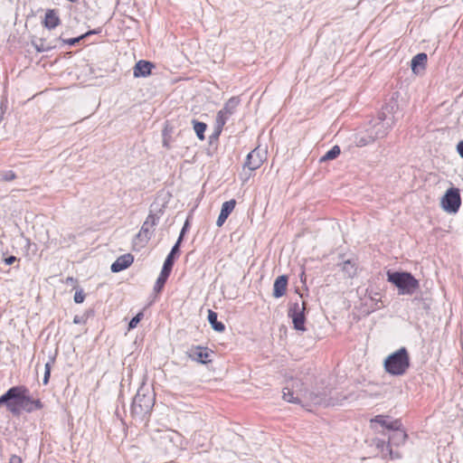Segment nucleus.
Returning <instances> with one entry per match:
<instances>
[{"instance_id":"obj_23","label":"nucleus","mask_w":463,"mask_h":463,"mask_svg":"<svg viewBox=\"0 0 463 463\" xmlns=\"http://www.w3.org/2000/svg\"><path fill=\"white\" fill-rule=\"evenodd\" d=\"M144 315H143V312H139L138 314H137L136 317H134L129 324H128V330H131L135 327L137 326L138 323L141 321V319L143 318Z\"/></svg>"},{"instance_id":"obj_37","label":"nucleus","mask_w":463,"mask_h":463,"mask_svg":"<svg viewBox=\"0 0 463 463\" xmlns=\"http://www.w3.org/2000/svg\"><path fill=\"white\" fill-rule=\"evenodd\" d=\"M69 2H71V3H75L77 2L78 0H68Z\"/></svg>"},{"instance_id":"obj_3","label":"nucleus","mask_w":463,"mask_h":463,"mask_svg":"<svg viewBox=\"0 0 463 463\" xmlns=\"http://www.w3.org/2000/svg\"><path fill=\"white\" fill-rule=\"evenodd\" d=\"M387 276L401 294H412L420 287L419 281L409 272H388Z\"/></svg>"},{"instance_id":"obj_11","label":"nucleus","mask_w":463,"mask_h":463,"mask_svg":"<svg viewBox=\"0 0 463 463\" xmlns=\"http://www.w3.org/2000/svg\"><path fill=\"white\" fill-rule=\"evenodd\" d=\"M236 206V201L232 199L222 203L221 213L217 219L216 224L218 227H222L229 215L232 213Z\"/></svg>"},{"instance_id":"obj_36","label":"nucleus","mask_w":463,"mask_h":463,"mask_svg":"<svg viewBox=\"0 0 463 463\" xmlns=\"http://www.w3.org/2000/svg\"><path fill=\"white\" fill-rule=\"evenodd\" d=\"M146 407L147 410H149V408L151 407V401L149 400L147 404H146Z\"/></svg>"},{"instance_id":"obj_31","label":"nucleus","mask_w":463,"mask_h":463,"mask_svg":"<svg viewBox=\"0 0 463 463\" xmlns=\"http://www.w3.org/2000/svg\"><path fill=\"white\" fill-rule=\"evenodd\" d=\"M8 463H23V460L19 456L13 455L11 456Z\"/></svg>"},{"instance_id":"obj_27","label":"nucleus","mask_w":463,"mask_h":463,"mask_svg":"<svg viewBox=\"0 0 463 463\" xmlns=\"http://www.w3.org/2000/svg\"><path fill=\"white\" fill-rule=\"evenodd\" d=\"M286 391L283 392V398L285 401L288 402H296L297 399L294 397L293 392L289 389H286Z\"/></svg>"},{"instance_id":"obj_21","label":"nucleus","mask_w":463,"mask_h":463,"mask_svg":"<svg viewBox=\"0 0 463 463\" xmlns=\"http://www.w3.org/2000/svg\"><path fill=\"white\" fill-rule=\"evenodd\" d=\"M193 123H194V129L198 138L200 140H204V138H205L204 132L207 128L206 124L203 122L196 121V120H194Z\"/></svg>"},{"instance_id":"obj_24","label":"nucleus","mask_w":463,"mask_h":463,"mask_svg":"<svg viewBox=\"0 0 463 463\" xmlns=\"http://www.w3.org/2000/svg\"><path fill=\"white\" fill-rule=\"evenodd\" d=\"M14 179H16V174L12 170L5 172L2 175L3 182H12Z\"/></svg>"},{"instance_id":"obj_6","label":"nucleus","mask_w":463,"mask_h":463,"mask_svg":"<svg viewBox=\"0 0 463 463\" xmlns=\"http://www.w3.org/2000/svg\"><path fill=\"white\" fill-rule=\"evenodd\" d=\"M241 100L238 97H232L224 104L223 108L217 114V122L223 126L228 118L235 112Z\"/></svg>"},{"instance_id":"obj_4","label":"nucleus","mask_w":463,"mask_h":463,"mask_svg":"<svg viewBox=\"0 0 463 463\" xmlns=\"http://www.w3.org/2000/svg\"><path fill=\"white\" fill-rule=\"evenodd\" d=\"M441 208L449 213H457L461 206V196L458 188L450 187L440 199Z\"/></svg>"},{"instance_id":"obj_12","label":"nucleus","mask_w":463,"mask_h":463,"mask_svg":"<svg viewBox=\"0 0 463 463\" xmlns=\"http://www.w3.org/2000/svg\"><path fill=\"white\" fill-rule=\"evenodd\" d=\"M288 277L286 275L279 276L273 285V297L279 298L287 293Z\"/></svg>"},{"instance_id":"obj_20","label":"nucleus","mask_w":463,"mask_h":463,"mask_svg":"<svg viewBox=\"0 0 463 463\" xmlns=\"http://www.w3.org/2000/svg\"><path fill=\"white\" fill-rule=\"evenodd\" d=\"M342 270L346 273L348 278H354L357 273V267L354 262L348 260L343 262Z\"/></svg>"},{"instance_id":"obj_8","label":"nucleus","mask_w":463,"mask_h":463,"mask_svg":"<svg viewBox=\"0 0 463 463\" xmlns=\"http://www.w3.org/2000/svg\"><path fill=\"white\" fill-rule=\"evenodd\" d=\"M371 428H373V424H379L382 427L387 430L397 429L398 426H402V423L399 420H391L389 416L386 415H376L374 418L370 420Z\"/></svg>"},{"instance_id":"obj_9","label":"nucleus","mask_w":463,"mask_h":463,"mask_svg":"<svg viewBox=\"0 0 463 463\" xmlns=\"http://www.w3.org/2000/svg\"><path fill=\"white\" fill-rule=\"evenodd\" d=\"M134 262V256L131 253H126L119 256L111 265L112 272L122 271L132 265Z\"/></svg>"},{"instance_id":"obj_25","label":"nucleus","mask_w":463,"mask_h":463,"mask_svg":"<svg viewBox=\"0 0 463 463\" xmlns=\"http://www.w3.org/2000/svg\"><path fill=\"white\" fill-rule=\"evenodd\" d=\"M85 299V293L82 289H79L75 292V295H74V301L77 303V304H80L84 301Z\"/></svg>"},{"instance_id":"obj_28","label":"nucleus","mask_w":463,"mask_h":463,"mask_svg":"<svg viewBox=\"0 0 463 463\" xmlns=\"http://www.w3.org/2000/svg\"><path fill=\"white\" fill-rule=\"evenodd\" d=\"M90 33H87L86 34H83L80 37H77V38H71V39H68L65 41V43L69 45H74L76 43H78L80 40L83 39L84 37H86L87 35H89Z\"/></svg>"},{"instance_id":"obj_2","label":"nucleus","mask_w":463,"mask_h":463,"mask_svg":"<svg viewBox=\"0 0 463 463\" xmlns=\"http://www.w3.org/2000/svg\"><path fill=\"white\" fill-rule=\"evenodd\" d=\"M410 365V354L405 347H401L390 354L383 361L385 372L392 376H402L405 374Z\"/></svg>"},{"instance_id":"obj_5","label":"nucleus","mask_w":463,"mask_h":463,"mask_svg":"<svg viewBox=\"0 0 463 463\" xmlns=\"http://www.w3.org/2000/svg\"><path fill=\"white\" fill-rule=\"evenodd\" d=\"M306 303H294L288 309V317L292 319L294 328L298 331H306L305 322Z\"/></svg>"},{"instance_id":"obj_13","label":"nucleus","mask_w":463,"mask_h":463,"mask_svg":"<svg viewBox=\"0 0 463 463\" xmlns=\"http://www.w3.org/2000/svg\"><path fill=\"white\" fill-rule=\"evenodd\" d=\"M428 56L425 52L415 55L411 62V71L414 74H419L420 71H424L427 66Z\"/></svg>"},{"instance_id":"obj_34","label":"nucleus","mask_w":463,"mask_h":463,"mask_svg":"<svg viewBox=\"0 0 463 463\" xmlns=\"http://www.w3.org/2000/svg\"><path fill=\"white\" fill-rule=\"evenodd\" d=\"M36 49H37L38 52H45L49 48L48 47H44L43 45H41V46L36 45Z\"/></svg>"},{"instance_id":"obj_35","label":"nucleus","mask_w":463,"mask_h":463,"mask_svg":"<svg viewBox=\"0 0 463 463\" xmlns=\"http://www.w3.org/2000/svg\"><path fill=\"white\" fill-rule=\"evenodd\" d=\"M300 280L301 282H305L306 281V273H305V270H303L300 274Z\"/></svg>"},{"instance_id":"obj_10","label":"nucleus","mask_w":463,"mask_h":463,"mask_svg":"<svg viewBox=\"0 0 463 463\" xmlns=\"http://www.w3.org/2000/svg\"><path fill=\"white\" fill-rule=\"evenodd\" d=\"M154 64L150 61L140 60L138 61L133 69V74L135 78L147 77L151 74V71L154 68Z\"/></svg>"},{"instance_id":"obj_22","label":"nucleus","mask_w":463,"mask_h":463,"mask_svg":"<svg viewBox=\"0 0 463 463\" xmlns=\"http://www.w3.org/2000/svg\"><path fill=\"white\" fill-rule=\"evenodd\" d=\"M340 147L338 146H335L326 153V155L323 156V160H332L336 158L340 155Z\"/></svg>"},{"instance_id":"obj_30","label":"nucleus","mask_w":463,"mask_h":463,"mask_svg":"<svg viewBox=\"0 0 463 463\" xmlns=\"http://www.w3.org/2000/svg\"><path fill=\"white\" fill-rule=\"evenodd\" d=\"M145 399V396H143V398H141L139 395L136 397L135 401H134V403H133V407L134 409L136 410L137 406L141 407V402L142 400Z\"/></svg>"},{"instance_id":"obj_15","label":"nucleus","mask_w":463,"mask_h":463,"mask_svg":"<svg viewBox=\"0 0 463 463\" xmlns=\"http://www.w3.org/2000/svg\"><path fill=\"white\" fill-rule=\"evenodd\" d=\"M61 23L58 12L54 9H49L45 13L43 25L48 29H54Z\"/></svg>"},{"instance_id":"obj_16","label":"nucleus","mask_w":463,"mask_h":463,"mask_svg":"<svg viewBox=\"0 0 463 463\" xmlns=\"http://www.w3.org/2000/svg\"><path fill=\"white\" fill-rule=\"evenodd\" d=\"M262 158L260 156V152L256 149L252 150L247 156L245 166L250 170H256L262 165Z\"/></svg>"},{"instance_id":"obj_7","label":"nucleus","mask_w":463,"mask_h":463,"mask_svg":"<svg viewBox=\"0 0 463 463\" xmlns=\"http://www.w3.org/2000/svg\"><path fill=\"white\" fill-rule=\"evenodd\" d=\"M213 352L205 346L193 345L187 352L190 359L200 364H208L212 361Z\"/></svg>"},{"instance_id":"obj_29","label":"nucleus","mask_w":463,"mask_h":463,"mask_svg":"<svg viewBox=\"0 0 463 463\" xmlns=\"http://www.w3.org/2000/svg\"><path fill=\"white\" fill-rule=\"evenodd\" d=\"M65 283L66 284H71L73 288H77V285H78V281L77 279H75L74 278L72 277H68L65 280Z\"/></svg>"},{"instance_id":"obj_14","label":"nucleus","mask_w":463,"mask_h":463,"mask_svg":"<svg viewBox=\"0 0 463 463\" xmlns=\"http://www.w3.org/2000/svg\"><path fill=\"white\" fill-rule=\"evenodd\" d=\"M393 432L389 437V445L390 446H400L404 444L407 439V433L404 430L402 429V426H398L397 429L392 430Z\"/></svg>"},{"instance_id":"obj_32","label":"nucleus","mask_w":463,"mask_h":463,"mask_svg":"<svg viewBox=\"0 0 463 463\" xmlns=\"http://www.w3.org/2000/svg\"><path fill=\"white\" fill-rule=\"evenodd\" d=\"M457 152L463 158V140L459 141L457 145Z\"/></svg>"},{"instance_id":"obj_26","label":"nucleus","mask_w":463,"mask_h":463,"mask_svg":"<svg viewBox=\"0 0 463 463\" xmlns=\"http://www.w3.org/2000/svg\"><path fill=\"white\" fill-rule=\"evenodd\" d=\"M44 376H43V384H48L50 377H51V364L46 363L44 368Z\"/></svg>"},{"instance_id":"obj_33","label":"nucleus","mask_w":463,"mask_h":463,"mask_svg":"<svg viewBox=\"0 0 463 463\" xmlns=\"http://www.w3.org/2000/svg\"><path fill=\"white\" fill-rule=\"evenodd\" d=\"M14 261H16V258L14 256H10L8 258H6L5 260V262L7 264V265H11L13 264Z\"/></svg>"},{"instance_id":"obj_19","label":"nucleus","mask_w":463,"mask_h":463,"mask_svg":"<svg viewBox=\"0 0 463 463\" xmlns=\"http://www.w3.org/2000/svg\"><path fill=\"white\" fill-rule=\"evenodd\" d=\"M170 273L171 272H168L165 269L161 270V272L155 283V286H154V290L156 292L159 293L163 289L168 277L170 276Z\"/></svg>"},{"instance_id":"obj_18","label":"nucleus","mask_w":463,"mask_h":463,"mask_svg":"<svg viewBox=\"0 0 463 463\" xmlns=\"http://www.w3.org/2000/svg\"><path fill=\"white\" fill-rule=\"evenodd\" d=\"M208 320L213 328L217 332H223L225 329L224 325L217 320V313L213 310L208 311Z\"/></svg>"},{"instance_id":"obj_17","label":"nucleus","mask_w":463,"mask_h":463,"mask_svg":"<svg viewBox=\"0 0 463 463\" xmlns=\"http://www.w3.org/2000/svg\"><path fill=\"white\" fill-rule=\"evenodd\" d=\"M181 241H182V235L179 237L177 242L172 248L170 253L166 257V259H165V260L164 262L162 269H165V270H166L168 272L172 271V269H173V266H174V262H175V255L179 252V246H180Z\"/></svg>"},{"instance_id":"obj_1","label":"nucleus","mask_w":463,"mask_h":463,"mask_svg":"<svg viewBox=\"0 0 463 463\" xmlns=\"http://www.w3.org/2000/svg\"><path fill=\"white\" fill-rule=\"evenodd\" d=\"M3 404H5L12 413H18L20 409L30 412L43 408L40 400H33L29 396V390L24 385L14 386L0 396V406Z\"/></svg>"}]
</instances>
